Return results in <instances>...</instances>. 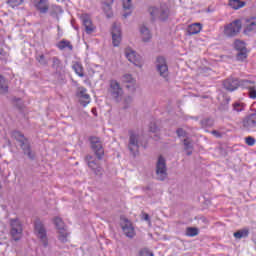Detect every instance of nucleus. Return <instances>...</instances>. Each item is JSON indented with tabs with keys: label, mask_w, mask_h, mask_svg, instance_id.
I'll return each mask as SVG.
<instances>
[{
	"label": "nucleus",
	"mask_w": 256,
	"mask_h": 256,
	"mask_svg": "<svg viewBox=\"0 0 256 256\" xmlns=\"http://www.w3.org/2000/svg\"><path fill=\"white\" fill-rule=\"evenodd\" d=\"M151 21H167L169 19V6L160 4L159 6H151L148 8Z\"/></svg>",
	"instance_id": "1"
},
{
	"label": "nucleus",
	"mask_w": 256,
	"mask_h": 256,
	"mask_svg": "<svg viewBox=\"0 0 256 256\" xmlns=\"http://www.w3.org/2000/svg\"><path fill=\"white\" fill-rule=\"evenodd\" d=\"M12 137L20 143V147L22 151H24V155H27L31 160L35 159V152L31 151V145L29 144V140L25 138V135L19 131H14L12 132Z\"/></svg>",
	"instance_id": "2"
},
{
	"label": "nucleus",
	"mask_w": 256,
	"mask_h": 256,
	"mask_svg": "<svg viewBox=\"0 0 256 256\" xmlns=\"http://www.w3.org/2000/svg\"><path fill=\"white\" fill-rule=\"evenodd\" d=\"M108 94L113 100L116 101V103H121V101H123L125 91L123 90V86H121L119 81L112 79L109 81Z\"/></svg>",
	"instance_id": "3"
},
{
	"label": "nucleus",
	"mask_w": 256,
	"mask_h": 256,
	"mask_svg": "<svg viewBox=\"0 0 256 256\" xmlns=\"http://www.w3.org/2000/svg\"><path fill=\"white\" fill-rule=\"evenodd\" d=\"M141 147V136L139 134L130 132L129 141H128V149L133 155V157H137L139 155V148Z\"/></svg>",
	"instance_id": "4"
},
{
	"label": "nucleus",
	"mask_w": 256,
	"mask_h": 256,
	"mask_svg": "<svg viewBox=\"0 0 256 256\" xmlns=\"http://www.w3.org/2000/svg\"><path fill=\"white\" fill-rule=\"evenodd\" d=\"M10 235L14 241H19L23 237V225L17 218L10 219Z\"/></svg>",
	"instance_id": "5"
},
{
	"label": "nucleus",
	"mask_w": 256,
	"mask_h": 256,
	"mask_svg": "<svg viewBox=\"0 0 256 256\" xmlns=\"http://www.w3.org/2000/svg\"><path fill=\"white\" fill-rule=\"evenodd\" d=\"M156 71L162 77L165 79V81H169V66L167 65V60L163 56H158L156 58Z\"/></svg>",
	"instance_id": "6"
},
{
	"label": "nucleus",
	"mask_w": 256,
	"mask_h": 256,
	"mask_svg": "<svg viewBox=\"0 0 256 256\" xmlns=\"http://www.w3.org/2000/svg\"><path fill=\"white\" fill-rule=\"evenodd\" d=\"M156 179L158 181H165L167 179V163L163 156H159L156 163Z\"/></svg>",
	"instance_id": "7"
},
{
	"label": "nucleus",
	"mask_w": 256,
	"mask_h": 256,
	"mask_svg": "<svg viewBox=\"0 0 256 256\" xmlns=\"http://www.w3.org/2000/svg\"><path fill=\"white\" fill-rule=\"evenodd\" d=\"M241 31V21L235 20L224 26L225 37H237Z\"/></svg>",
	"instance_id": "8"
},
{
	"label": "nucleus",
	"mask_w": 256,
	"mask_h": 256,
	"mask_svg": "<svg viewBox=\"0 0 256 256\" xmlns=\"http://www.w3.org/2000/svg\"><path fill=\"white\" fill-rule=\"evenodd\" d=\"M90 143L92 150L94 151L97 159L101 160L103 159V156L105 155V150L103 149V144L101 143V139L98 137L92 136L90 137Z\"/></svg>",
	"instance_id": "9"
},
{
	"label": "nucleus",
	"mask_w": 256,
	"mask_h": 256,
	"mask_svg": "<svg viewBox=\"0 0 256 256\" xmlns=\"http://www.w3.org/2000/svg\"><path fill=\"white\" fill-rule=\"evenodd\" d=\"M35 233L42 245L47 247V245H49V241L47 240V230H45V226H43V223L39 220L35 222Z\"/></svg>",
	"instance_id": "10"
},
{
	"label": "nucleus",
	"mask_w": 256,
	"mask_h": 256,
	"mask_svg": "<svg viewBox=\"0 0 256 256\" xmlns=\"http://www.w3.org/2000/svg\"><path fill=\"white\" fill-rule=\"evenodd\" d=\"M234 48L236 49V51H238L237 53L238 61H243L244 59H247V46L244 41L235 40Z\"/></svg>",
	"instance_id": "11"
},
{
	"label": "nucleus",
	"mask_w": 256,
	"mask_h": 256,
	"mask_svg": "<svg viewBox=\"0 0 256 256\" xmlns=\"http://www.w3.org/2000/svg\"><path fill=\"white\" fill-rule=\"evenodd\" d=\"M125 57L130 61V63H133V65H136V67H141V56L135 52V50L131 48L125 49Z\"/></svg>",
	"instance_id": "12"
},
{
	"label": "nucleus",
	"mask_w": 256,
	"mask_h": 256,
	"mask_svg": "<svg viewBox=\"0 0 256 256\" xmlns=\"http://www.w3.org/2000/svg\"><path fill=\"white\" fill-rule=\"evenodd\" d=\"M122 82L125 83L126 89H128V91L135 93L137 90V80H135L131 74H124L122 76Z\"/></svg>",
	"instance_id": "13"
},
{
	"label": "nucleus",
	"mask_w": 256,
	"mask_h": 256,
	"mask_svg": "<svg viewBox=\"0 0 256 256\" xmlns=\"http://www.w3.org/2000/svg\"><path fill=\"white\" fill-rule=\"evenodd\" d=\"M85 159L88 167L93 170L95 175H98V176L103 175V168L99 166V163L97 162V160L93 159V156L88 155L86 156Z\"/></svg>",
	"instance_id": "14"
},
{
	"label": "nucleus",
	"mask_w": 256,
	"mask_h": 256,
	"mask_svg": "<svg viewBox=\"0 0 256 256\" xmlns=\"http://www.w3.org/2000/svg\"><path fill=\"white\" fill-rule=\"evenodd\" d=\"M78 97H79V101H80L81 105H83V107H87V105H89L91 103V96H89V94H87V89H85L84 87H80L78 89Z\"/></svg>",
	"instance_id": "15"
},
{
	"label": "nucleus",
	"mask_w": 256,
	"mask_h": 256,
	"mask_svg": "<svg viewBox=\"0 0 256 256\" xmlns=\"http://www.w3.org/2000/svg\"><path fill=\"white\" fill-rule=\"evenodd\" d=\"M83 26L85 28V31L88 35H91L93 31H95V25H93V22L91 21V17L89 15L84 14L81 17Z\"/></svg>",
	"instance_id": "16"
},
{
	"label": "nucleus",
	"mask_w": 256,
	"mask_h": 256,
	"mask_svg": "<svg viewBox=\"0 0 256 256\" xmlns=\"http://www.w3.org/2000/svg\"><path fill=\"white\" fill-rule=\"evenodd\" d=\"M112 43L114 47H119L121 43V28L117 24L112 26Z\"/></svg>",
	"instance_id": "17"
},
{
	"label": "nucleus",
	"mask_w": 256,
	"mask_h": 256,
	"mask_svg": "<svg viewBox=\"0 0 256 256\" xmlns=\"http://www.w3.org/2000/svg\"><path fill=\"white\" fill-rule=\"evenodd\" d=\"M224 89L227 91H235L241 85L237 78H228L223 82Z\"/></svg>",
	"instance_id": "18"
},
{
	"label": "nucleus",
	"mask_w": 256,
	"mask_h": 256,
	"mask_svg": "<svg viewBox=\"0 0 256 256\" xmlns=\"http://www.w3.org/2000/svg\"><path fill=\"white\" fill-rule=\"evenodd\" d=\"M242 124L244 129H246L247 131L254 129V127H256V113L250 114L245 117Z\"/></svg>",
	"instance_id": "19"
},
{
	"label": "nucleus",
	"mask_w": 256,
	"mask_h": 256,
	"mask_svg": "<svg viewBox=\"0 0 256 256\" xmlns=\"http://www.w3.org/2000/svg\"><path fill=\"white\" fill-rule=\"evenodd\" d=\"M241 85H243V87H246V89H248L250 99H256L255 82L249 81V80H242Z\"/></svg>",
	"instance_id": "20"
},
{
	"label": "nucleus",
	"mask_w": 256,
	"mask_h": 256,
	"mask_svg": "<svg viewBox=\"0 0 256 256\" xmlns=\"http://www.w3.org/2000/svg\"><path fill=\"white\" fill-rule=\"evenodd\" d=\"M122 231L126 237L133 239L135 237V228H133V224L129 220H126L124 225H122Z\"/></svg>",
	"instance_id": "21"
},
{
	"label": "nucleus",
	"mask_w": 256,
	"mask_h": 256,
	"mask_svg": "<svg viewBox=\"0 0 256 256\" xmlns=\"http://www.w3.org/2000/svg\"><path fill=\"white\" fill-rule=\"evenodd\" d=\"M34 6L40 13H47L49 11V1L47 0H34Z\"/></svg>",
	"instance_id": "22"
},
{
	"label": "nucleus",
	"mask_w": 256,
	"mask_h": 256,
	"mask_svg": "<svg viewBox=\"0 0 256 256\" xmlns=\"http://www.w3.org/2000/svg\"><path fill=\"white\" fill-rule=\"evenodd\" d=\"M202 29L203 25L201 23H194L188 26L187 33L188 35H197L198 33H201Z\"/></svg>",
	"instance_id": "23"
},
{
	"label": "nucleus",
	"mask_w": 256,
	"mask_h": 256,
	"mask_svg": "<svg viewBox=\"0 0 256 256\" xmlns=\"http://www.w3.org/2000/svg\"><path fill=\"white\" fill-rule=\"evenodd\" d=\"M114 0H106L103 4V11L108 18L113 17V11L111 10V5H113Z\"/></svg>",
	"instance_id": "24"
},
{
	"label": "nucleus",
	"mask_w": 256,
	"mask_h": 256,
	"mask_svg": "<svg viewBox=\"0 0 256 256\" xmlns=\"http://www.w3.org/2000/svg\"><path fill=\"white\" fill-rule=\"evenodd\" d=\"M123 3V9L125 11H128L123 14L124 19H127L129 15H131V9H133V4L131 3V0H122Z\"/></svg>",
	"instance_id": "25"
},
{
	"label": "nucleus",
	"mask_w": 256,
	"mask_h": 256,
	"mask_svg": "<svg viewBox=\"0 0 256 256\" xmlns=\"http://www.w3.org/2000/svg\"><path fill=\"white\" fill-rule=\"evenodd\" d=\"M140 33L142 35V40L144 42L150 41L151 40V31L147 26L143 25L140 27Z\"/></svg>",
	"instance_id": "26"
},
{
	"label": "nucleus",
	"mask_w": 256,
	"mask_h": 256,
	"mask_svg": "<svg viewBox=\"0 0 256 256\" xmlns=\"http://www.w3.org/2000/svg\"><path fill=\"white\" fill-rule=\"evenodd\" d=\"M184 149L187 155L193 154V141L190 138H185L183 141Z\"/></svg>",
	"instance_id": "27"
},
{
	"label": "nucleus",
	"mask_w": 256,
	"mask_h": 256,
	"mask_svg": "<svg viewBox=\"0 0 256 256\" xmlns=\"http://www.w3.org/2000/svg\"><path fill=\"white\" fill-rule=\"evenodd\" d=\"M228 5L232 9L237 10V9H241L242 7H245V2H243L241 0H229Z\"/></svg>",
	"instance_id": "28"
},
{
	"label": "nucleus",
	"mask_w": 256,
	"mask_h": 256,
	"mask_svg": "<svg viewBox=\"0 0 256 256\" xmlns=\"http://www.w3.org/2000/svg\"><path fill=\"white\" fill-rule=\"evenodd\" d=\"M61 13H63V8H61L60 6H52V9L50 11L51 17H54V19H57V21H59V15H61Z\"/></svg>",
	"instance_id": "29"
},
{
	"label": "nucleus",
	"mask_w": 256,
	"mask_h": 256,
	"mask_svg": "<svg viewBox=\"0 0 256 256\" xmlns=\"http://www.w3.org/2000/svg\"><path fill=\"white\" fill-rule=\"evenodd\" d=\"M72 69L79 77H85V74L83 73V65H81V63L75 62L72 66Z\"/></svg>",
	"instance_id": "30"
},
{
	"label": "nucleus",
	"mask_w": 256,
	"mask_h": 256,
	"mask_svg": "<svg viewBox=\"0 0 256 256\" xmlns=\"http://www.w3.org/2000/svg\"><path fill=\"white\" fill-rule=\"evenodd\" d=\"M235 239H245L249 237V230L248 229H242L238 230L237 232L234 233Z\"/></svg>",
	"instance_id": "31"
},
{
	"label": "nucleus",
	"mask_w": 256,
	"mask_h": 256,
	"mask_svg": "<svg viewBox=\"0 0 256 256\" xmlns=\"http://www.w3.org/2000/svg\"><path fill=\"white\" fill-rule=\"evenodd\" d=\"M58 239L61 241V243H67V237H69V232H67V229L58 230Z\"/></svg>",
	"instance_id": "32"
},
{
	"label": "nucleus",
	"mask_w": 256,
	"mask_h": 256,
	"mask_svg": "<svg viewBox=\"0 0 256 256\" xmlns=\"http://www.w3.org/2000/svg\"><path fill=\"white\" fill-rule=\"evenodd\" d=\"M9 91V86H7V81L0 75V93L5 94Z\"/></svg>",
	"instance_id": "33"
},
{
	"label": "nucleus",
	"mask_w": 256,
	"mask_h": 256,
	"mask_svg": "<svg viewBox=\"0 0 256 256\" xmlns=\"http://www.w3.org/2000/svg\"><path fill=\"white\" fill-rule=\"evenodd\" d=\"M58 48L63 50V49H70V51L73 50V45H71V42L67 41V40H62L59 42L58 44Z\"/></svg>",
	"instance_id": "34"
},
{
	"label": "nucleus",
	"mask_w": 256,
	"mask_h": 256,
	"mask_svg": "<svg viewBox=\"0 0 256 256\" xmlns=\"http://www.w3.org/2000/svg\"><path fill=\"white\" fill-rule=\"evenodd\" d=\"M36 60L40 65H43V67H47V65L49 64V61L47 60V58H45L44 54H37Z\"/></svg>",
	"instance_id": "35"
},
{
	"label": "nucleus",
	"mask_w": 256,
	"mask_h": 256,
	"mask_svg": "<svg viewBox=\"0 0 256 256\" xmlns=\"http://www.w3.org/2000/svg\"><path fill=\"white\" fill-rule=\"evenodd\" d=\"M54 225L58 229V231H61L62 229H65V223L63 222V219L60 217H55L54 218Z\"/></svg>",
	"instance_id": "36"
},
{
	"label": "nucleus",
	"mask_w": 256,
	"mask_h": 256,
	"mask_svg": "<svg viewBox=\"0 0 256 256\" xmlns=\"http://www.w3.org/2000/svg\"><path fill=\"white\" fill-rule=\"evenodd\" d=\"M186 235H187V237H197V235H199V229L193 228V227H188L186 229Z\"/></svg>",
	"instance_id": "37"
},
{
	"label": "nucleus",
	"mask_w": 256,
	"mask_h": 256,
	"mask_svg": "<svg viewBox=\"0 0 256 256\" xmlns=\"http://www.w3.org/2000/svg\"><path fill=\"white\" fill-rule=\"evenodd\" d=\"M256 22L254 20L249 21L245 28V33H251V31H255Z\"/></svg>",
	"instance_id": "38"
},
{
	"label": "nucleus",
	"mask_w": 256,
	"mask_h": 256,
	"mask_svg": "<svg viewBox=\"0 0 256 256\" xmlns=\"http://www.w3.org/2000/svg\"><path fill=\"white\" fill-rule=\"evenodd\" d=\"M52 69H55L56 71L61 69V60H59L57 57H52Z\"/></svg>",
	"instance_id": "39"
},
{
	"label": "nucleus",
	"mask_w": 256,
	"mask_h": 256,
	"mask_svg": "<svg viewBox=\"0 0 256 256\" xmlns=\"http://www.w3.org/2000/svg\"><path fill=\"white\" fill-rule=\"evenodd\" d=\"M200 125H202V127H213V119L211 118H204L200 121Z\"/></svg>",
	"instance_id": "40"
},
{
	"label": "nucleus",
	"mask_w": 256,
	"mask_h": 256,
	"mask_svg": "<svg viewBox=\"0 0 256 256\" xmlns=\"http://www.w3.org/2000/svg\"><path fill=\"white\" fill-rule=\"evenodd\" d=\"M21 3H23V0H7V4L12 8L19 7Z\"/></svg>",
	"instance_id": "41"
},
{
	"label": "nucleus",
	"mask_w": 256,
	"mask_h": 256,
	"mask_svg": "<svg viewBox=\"0 0 256 256\" xmlns=\"http://www.w3.org/2000/svg\"><path fill=\"white\" fill-rule=\"evenodd\" d=\"M131 103H133V97L126 96L124 98V109H127L129 107V105H131Z\"/></svg>",
	"instance_id": "42"
},
{
	"label": "nucleus",
	"mask_w": 256,
	"mask_h": 256,
	"mask_svg": "<svg viewBox=\"0 0 256 256\" xmlns=\"http://www.w3.org/2000/svg\"><path fill=\"white\" fill-rule=\"evenodd\" d=\"M255 138L248 136L245 138V143L246 145H249V147H253V145H255Z\"/></svg>",
	"instance_id": "43"
},
{
	"label": "nucleus",
	"mask_w": 256,
	"mask_h": 256,
	"mask_svg": "<svg viewBox=\"0 0 256 256\" xmlns=\"http://www.w3.org/2000/svg\"><path fill=\"white\" fill-rule=\"evenodd\" d=\"M13 103H15L18 109H21L23 107V100H21V98L14 97Z\"/></svg>",
	"instance_id": "44"
},
{
	"label": "nucleus",
	"mask_w": 256,
	"mask_h": 256,
	"mask_svg": "<svg viewBox=\"0 0 256 256\" xmlns=\"http://www.w3.org/2000/svg\"><path fill=\"white\" fill-rule=\"evenodd\" d=\"M233 107H234V111H237L238 113L243 111L244 109V105L241 103H235Z\"/></svg>",
	"instance_id": "45"
},
{
	"label": "nucleus",
	"mask_w": 256,
	"mask_h": 256,
	"mask_svg": "<svg viewBox=\"0 0 256 256\" xmlns=\"http://www.w3.org/2000/svg\"><path fill=\"white\" fill-rule=\"evenodd\" d=\"M142 219H143V221H147L148 225H151V218L149 217V214L143 212Z\"/></svg>",
	"instance_id": "46"
},
{
	"label": "nucleus",
	"mask_w": 256,
	"mask_h": 256,
	"mask_svg": "<svg viewBox=\"0 0 256 256\" xmlns=\"http://www.w3.org/2000/svg\"><path fill=\"white\" fill-rule=\"evenodd\" d=\"M176 133H177L178 137H186V135H187V132H185V130H183V128L177 129Z\"/></svg>",
	"instance_id": "47"
},
{
	"label": "nucleus",
	"mask_w": 256,
	"mask_h": 256,
	"mask_svg": "<svg viewBox=\"0 0 256 256\" xmlns=\"http://www.w3.org/2000/svg\"><path fill=\"white\" fill-rule=\"evenodd\" d=\"M139 256H153V252H149V250H141Z\"/></svg>",
	"instance_id": "48"
},
{
	"label": "nucleus",
	"mask_w": 256,
	"mask_h": 256,
	"mask_svg": "<svg viewBox=\"0 0 256 256\" xmlns=\"http://www.w3.org/2000/svg\"><path fill=\"white\" fill-rule=\"evenodd\" d=\"M211 133L214 135V137H217L218 139L222 137L221 132L217 130H213Z\"/></svg>",
	"instance_id": "49"
}]
</instances>
